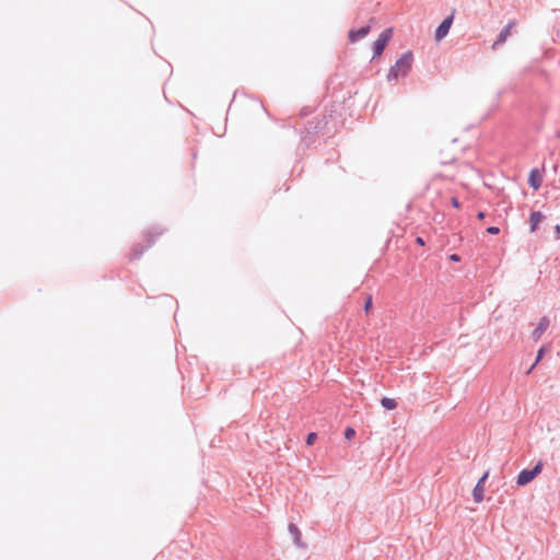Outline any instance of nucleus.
<instances>
[{
    "instance_id": "4be33fe9",
    "label": "nucleus",
    "mask_w": 560,
    "mask_h": 560,
    "mask_svg": "<svg viewBox=\"0 0 560 560\" xmlns=\"http://www.w3.org/2000/svg\"><path fill=\"white\" fill-rule=\"evenodd\" d=\"M417 243L419 245H423L424 244V242H423V240L421 237H417Z\"/></svg>"
},
{
    "instance_id": "4468645a",
    "label": "nucleus",
    "mask_w": 560,
    "mask_h": 560,
    "mask_svg": "<svg viewBox=\"0 0 560 560\" xmlns=\"http://www.w3.org/2000/svg\"><path fill=\"white\" fill-rule=\"evenodd\" d=\"M354 434H355V431L352 428H347L346 431H345V438L347 440H350L351 438H353Z\"/></svg>"
},
{
    "instance_id": "9d476101",
    "label": "nucleus",
    "mask_w": 560,
    "mask_h": 560,
    "mask_svg": "<svg viewBox=\"0 0 560 560\" xmlns=\"http://www.w3.org/2000/svg\"><path fill=\"white\" fill-rule=\"evenodd\" d=\"M290 534L293 536L294 538V544L298 546V547H302L303 544L301 541V532L300 529L298 528V526L293 523H290L289 524V527H288Z\"/></svg>"
},
{
    "instance_id": "0eeeda50",
    "label": "nucleus",
    "mask_w": 560,
    "mask_h": 560,
    "mask_svg": "<svg viewBox=\"0 0 560 560\" xmlns=\"http://www.w3.org/2000/svg\"><path fill=\"white\" fill-rule=\"evenodd\" d=\"M371 31L370 25H365L360 27L359 30H350L349 31V40L351 43H355L362 38H364Z\"/></svg>"
},
{
    "instance_id": "5701e85b",
    "label": "nucleus",
    "mask_w": 560,
    "mask_h": 560,
    "mask_svg": "<svg viewBox=\"0 0 560 560\" xmlns=\"http://www.w3.org/2000/svg\"><path fill=\"white\" fill-rule=\"evenodd\" d=\"M142 252L135 254L133 258H139L141 256Z\"/></svg>"
},
{
    "instance_id": "39448f33",
    "label": "nucleus",
    "mask_w": 560,
    "mask_h": 560,
    "mask_svg": "<svg viewBox=\"0 0 560 560\" xmlns=\"http://www.w3.org/2000/svg\"><path fill=\"white\" fill-rule=\"evenodd\" d=\"M489 476V471H486L482 477L478 480L477 485L475 486L472 490V498L475 502L480 503L485 498V490H483V482Z\"/></svg>"
},
{
    "instance_id": "6e6552de",
    "label": "nucleus",
    "mask_w": 560,
    "mask_h": 560,
    "mask_svg": "<svg viewBox=\"0 0 560 560\" xmlns=\"http://www.w3.org/2000/svg\"><path fill=\"white\" fill-rule=\"evenodd\" d=\"M512 26H513V23L510 22L506 26H504L501 30L497 40L493 43V46H492L493 48L500 46L501 44H503L506 40L508 36L510 35Z\"/></svg>"
},
{
    "instance_id": "1a4fd4ad",
    "label": "nucleus",
    "mask_w": 560,
    "mask_h": 560,
    "mask_svg": "<svg viewBox=\"0 0 560 560\" xmlns=\"http://www.w3.org/2000/svg\"><path fill=\"white\" fill-rule=\"evenodd\" d=\"M529 186L537 190L541 186V178L538 176V171L536 168L532 170L528 178Z\"/></svg>"
},
{
    "instance_id": "2eb2a0df",
    "label": "nucleus",
    "mask_w": 560,
    "mask_h": 560,
    "mask_svg": "<svg viewBox=\"0 0 560 560\" xmlns=\"http://www.w3.org/2000/svg\"><path fill=\"white\" fill-rule=\"evenodd\" d=\"M317 435L315 432H311L306 438V444L312 445L314 441L316 440Z\"/></svg>"
},
{
    "instance_id": "7ed1b4c3",
    "label": "nucleus",
    "mask_w": 560,
    "mask_h": 560,
    "mask_svg": "<svg viewBox=\"0 0 560 560\" xmlns=\"http://www.w3.org/2000/svg\"><path fill=\"white\" fill-rule=\"evenodd\" d=\"M541 470L542 463L540 460L536 463L533 469H523L517 476L516 485L520 487L528 485Z\"/></svg>"
},
{
    "instance_id": "f3484780",
    "label": "nucleus",
    "mask_w": 560,
    "mask_h": 560,
    "mask_svg": "<svg viewBox=\"0 0 560 560\" xmlns=\"http://www.w3.org/2000/svg\"><path fill=\"white\" fill-rule=\"evenodd\" d=\"M487 232H488L489 234L495 235V234H498V233L500 232V229H499L498 226H489V228L487 229Z\"/></svg>"
},
{
    "instance_id": "ddd939ff",
    "label": "nucleus",
    "mask_w": 560,
    "mask_h": 560,
    "mask_svg": "<svg viewBox=\"0 0 560 560\" xmlns=\"http://www.w3.org/2000/svg\"><path fill=\"white\" fill-rule=\"evenodd\" d=\"M542 355H544V348H540V349L538 350L537 358H536V360H535L534 364H533V365L528 369V371L526 372L527 374H529V373L535 369V366H536V365L538 364V362L541 360Z\"/></svg>"
},
{
    "instance_id": "b1692460",
    "label": "nucleus",
    "mask_w": 560,
    "mask_h": 560,
    "mask_svg": "<svg viewBox=\"0 0 560 560\" xmlns=\"http://www.w3.org/2000/svg\"><path fill=\"white\" fill-rule=\"evenodd\" d=\"M557 137L560 139V131L557 133Z\"/></svg>"
},
{
    "instance_id": "20e7f679",
    "label": "nucleus",
    "mask_w": 560,
    "mask_h": 560,
    "mask_svg": "<svg viewBox=\"0 0 560 560\" xmlns=\"http://www.w3.org/2000/svg\"><path fill=\"white\" fill-rule=\"evenodd\" d=\"M453 20H454V15L451 14V15L446 16L441 22V24L436 27V30H435V39L436 40H441L447 35V33L450 32V28L452 26Z\"/></svg>"
},
{
    "instance_id": "423d86ee",
    "label": "nucleus",
    "mask_w": 560,
    "mask_h": 560,
    "mask_svg": "<svg viewBox=\"0 0 560 560\" xmlns=\"http://www.w3.org/2000/svg\"><path fill=\"white\" fill-rule=\"evenodd\" d=\"M549 319L544 316L540 318L537 327L533 330L532 332V337L535 341H538L540 339V337L542 336V334L547 330V328L549 327Z\"/></svg>"
},
{
    "instance_id": "dca6fc26",
    "label": "nucleus",
    "mask_w": 560,
    "mask_h": 560,
    "mask_svg": "<svg viewBox=\"0 0 560 560\" xmlns=\"http://www.w3.org/2000/svg\"><path fill=\"white\" fill-rule=\"evenodd\" d=\"M371 307H372V296H368V299L365 300V303H364V311L369 312Z\"/></svg>"
},
{
    "instance_id": "aec40b11",
    "label": "nucleus",
    "mask_w": 560,
    "mask_h": 560,
    "mask_svg": "<svg viewBox=\"0 0 560 560\" xmlns=\"http://www.w3.org/2000/svg\"><path fill=\"white\" fill-rule=\"evenodd\" d=\"M450 258H451V260H453V261H458V260H459V256H458V255H456V254L451 255V257H450Z\"/></svg>"
},
{
    "instance_id": "f257e3e1",
    "label": "nucleus",
    "mask_w": 560,
    "mask_h": 560,
    "mask_svg": "<svg viewBox=\"0 0 560 560\" xmlns=\"http://www.w3.org/2000/svg\"><path fill=\"white\" fill-rule=\"evenodd\" d=\"M412 52L410 50L402 54L393 65L387 73L388 82L397 81L399 78H405L409 73L412 66Z\"/></svg>"
},
{
    "instance_id": "f03ea898",
    "label": "nucleus",
    "mask_w": 560,
    "mask_h": 560,
    "mask_svg": "<svg viewBox=\"0 0 560 560\" xmlns=\"http://www.w3.org/2000/svg\"><path fill=\"white\" fill-rule=\"evenodd\" d=\"M392 35H393V28L392 27L386 28V30H384L378 35L377 39H375L373 42V45H372V48H373L372 59H375V58L380 57L383 54L387 43L392 38Z\"/></svg>"
},
{
    "instance_id": "a211bd4d",
    "label": "nucleus",
    "mask_w": 560,
    "mask_h": 560,
    "mask_svg": "<svg viewBox=\"0 0 560 560\" xmlns=\"http://www.w3.org/2000/svg\"><path fill=\"white\" fill-rule=\"evenodd\" d=\"M451 203L454 208H459V201L456 197L451 198Z\"/></svg>"
},
{
    "instance_id": "9b49d317",
    "label": "nucleus",
    "mask_w": 560,
    "mask_h": 560,
    "mask_svg": "<svg viewBox=\"0 0 560 560\" xmlns=\"http://www.w3.org/2000/svg\"><path fill=\"white\" fill-rule=\"evenodd\" d=\"M544 215L540 211H533L530 213V232L537 229V225L541 222Z\"/></svg>"
},
{
    "instance_id": "6ab92c4d",
    "label": "nucleus",
    "mask_w": 560,
    "mask_h": 560,
    "mask_svg": "<svg viewBox=\"0 0 560 560\" xmlns=\"http://www.w3.org/2000/svg\"><path fill=\"white\" fill-rule=\"evenodd\" d=\"M555 234H556V238L559 240L560 238V225L557 224L555 226Z\"/></svg>"
},
{
    "instance_id": "f8f14e48",
    "label": "nucleus",
    "mask_w": 560,
    "mask_h": 560,
    "mask_svg": "<svg viewBox=\"0 0 560 560\" xmlns=\"http://www.w3.org/2000/svg\"><path fill=\"white\" fill-rule=\"evenodd\" d=\"M381 405L386 410H393L397 407L396 400L394 398H389V397L382 398Z\"/></svg>"
},
{
    "instance_id": "412c9836",
    "label": "nucleus",
    "mask_w": 560,
    "mask_h": 560,
    "mask_svg": "<svg viewBox=\"0 0 560 560\" xmlns=\"http://www.w3.org/2000/svg\"><path fill=\"white\" fill-rule=\"evenodd\" d=\"M477 218L478 219H483L485 218V213L482 211H479L478 214H477Z\"/></svg>"
}]
</instances>
